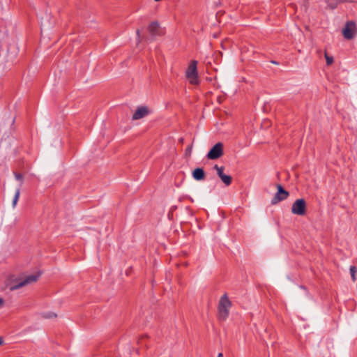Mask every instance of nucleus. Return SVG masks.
<instances>
[{
	"mask_svg": "<svg viewBox=\"0 0 357 357\" xmlns=\"http://www.w3.org/2000/svg\"><path fill=\"white\" fill-rule=\"evenodd\" d=\"M231 306V301L229 300L227 294H224L220 298L218 305V317L220 320L225 321L227 319Z\"/></svg>",
	"mask_w": 357,
	"mask_h": 357,
	"instance_id": "f257e3e1",
	"label": "nucleus"
},
{
	"mask_svg": "<svg viewBox=\"0 0 357 357\" xmlns=\"http://www.w3.org/2000/svg\"><path fill=\"white\" fill-rule=\"evenodd\" d=\"M197 61H191L185 71V77L192 85L199 84V79L197 73Z\"/></svg>",
	"mask_w": 357,
	"mask_h": 357,
	"instance_id": "f03ea898",
	"label": "nucleus"
},
{
	"mask_svg": "<svg viewBox=\"0 0 357 357\" xmlns=\"http://www.w3.org/2000/svg\"><path fill=\"white\" fill-rule=\"evenodd\" d=\"M291 213L298 215H304L306 213V202L304 199H298L292 204Z\"/></svg>",
	"mask_w": 357,
	"mask_h": 357,
	"instance_id": "7ed1b4c3",
	"label": "nucleus"
},
{
	"mask_svg": "<svg viewBox=\"0 0 357 357\" xmlns=\"http://www.w3.org/2000/svg\"><path fill=\"white\" fill-rule=\"evenodd\" d=\"M40 275L31 274L25 276L24 278L20 279L13 287L12 289H18L26 285L31 284L37 281Z\"/></svg>",
	"mask_w": 357,
	"mask_h": 357,
	"instance_id": "20e7f679",
	"label": "nucleus"
},
{
	"mask_svg": "<svg viewBox=\"0 0 357 357\" xmlns=\"http://www.w3.org/2000/svg\"><path fill=\"white\" fill-rule=\"evenodd\" d=\"M223 155V145L221 142L215 144L208 152L206 157L209 160H215Z\"/></svg>",
	"mask_w": 357,
	"mask_h": 357,
	"instance_id": "39448f33",
	"label": "nucleus"
},
{
	"mask_svg": "<svg viewBox=\"0 0 357 357\" xmlns=\"http://www.w3.org/2000/svg\"><path fill=\"white\" fill-rule=\"evenodd\" d=\"M356 31V23L354 21H349L342 29L343 36L347 40H351L355 36Z\"/></svg>",
	"mask_w": 357,
	"mask_h": 357,
	"instance_id": "423d86ee",
	"label": "nucleus"
},
{
	"mask_svg": "<svg viewBox=\"0 0 357 357\" xmlns=\"http://www.w3.org/2000/svg\"><path fill=\"white\" fill-rule=\"evenodd\" d=\"M278 192L271 200L272 204H276L277 203L286 199L289 196V192L285 190L280 185H278Z\"/></svg>",
	"mask_w": 357,
	"mask_h": 357,
	"instance_id": "0eeeda50",
	"label": "nucleus"
},
{
	"mask_svg": "<svg viewBox=\"0 0 357 357\" xmlns=\"http://www.w3.org/2000/svg\"><path fill=\"white\" fill-rule=\"evenodd\" d=\"M148 31L152 36H162L164 34V31L160 26L158 22H151L148 26Z\"/></svg>",
	"mask_w": 357,
	"mask_h": 357,
	"instance_id": "6e6552de",
	"label": "nucleus"
},
{
	"mask_svg": "<svg viewBox=\"0 0 357 357\" xmlns=\"http://www.w3.org/2000/svg\"><path fill=\"white\" fill-rule=\"evenodd\" d=\"M149 109L146 106H141L137 108L136 111L133 114L132 120L141 119L149 114Z\"/></svg>",
	"mask_w": 357,
	"mask_h": 357,
	"instance_id": "1a4fd4ad",
	"label": "nucleus"
},
{
	"mask_svg": "<svg viewBox=\"0 0 357 357\" xmlns=\"http://www.w3.org/2000/svg\"><path fill=\"white\" fill-rule=\"evenodd\" d=\"M192 177L197 181H202L205 177V173L202 168H196L192 172Z\"/></svg>",
	"mask_w": 357,
	"mask_h": 357,
	"instance_id": "9d476101",
	"label": "nucleus"
},
{
	"mask_svg": "<svg viewBox=\"0 0 357 357\" xmlns=\"http://www.w3.org/2000/svg\"><path fill=\"white\" fill-rule=\"evenodd\" d=\"M221 181L226 185H229L231 183L232 178L230 176L224 174L221 177H220Z\"/></svg>",
	"mask_w": 357,
	"mask_h": 357,
	"instance_id": "9b49d317",
	"label": "nucleus"
},
{
	"mask_svg": "<svg viewBox=\"0 0 357 357\" xmlns=\"http://www.w3.org/2000/svg\"><path fill=\"white\" fill-rule=\"evenodd\" d=\"M213 168H214V169H215L217 171V174L218 175L219 177H221L222 176H223L225 174L223 167H219L218 165H215L213 167Z\"/></svg>",
	"mask_w": 357,
	"mask_h": 357,
	"instance_id": "f8f14e48",
	"label": "nucleus"
},
{
	"mask_svg": "<svg viewBox=\"0 0 357 357\" xmlns=\"http://www.w3.org/2000/svg\"><path fill=\"white\" fill-rule=\"evenodd\" d=\"M20 189H17L16 191H15V196H14V198H13V206L15 207V205L17 204V202L19 199V197H20Z\"/></svg>",
	"mask_w": 357,
	"mask_h": 357,
	"instance_id": "ddd939ff",
	"label": "nucleus"
},
{
	"mask_svg": "<svg viewBox=\"0 0 357 357\" xmlns=\"http://www.w3.org/2000/svg\"><path fill=\"white\" fill-rule=\"evenodd\" d=\"M350 274L352 280L354 282L356 280V268L355 266H351L349 268Z\"/></svg>",
	"mask_w": 357,
	"mask_h": 357,
	"instance_id": "4468645a",
	"label": "nucleus"
},
{
	"mask_svg": "<svg viewBox=\"0 0 357 357\" xmlns=\"http://www.w3.org/2000/svg\"><path fill=\"white\" fill-rule=\"evenodd\" d=\"M324 56H325V59H326L327 65L328 66L331 65L333 62V58L332 56H328L326 52H325Z\"/></svg>",
	"mask_w": 357,
	"mask_h": 357,
	"instance_id": "2eb2a0df",
	"label": "nucleus"
},
{
	"mask_svg": "<svg viewBox=\"0 0 357 357\" xmlns=\"http://www.w3.org/2000/svg\"><path fill=\"white\" fill-rule=\"evenodd\" d=\"M43 317L46 318V319H52L53 317H56V314L54 312H45L43 314Z\"/></svg>",
	"mask_w": 357,
	"mask_h": 357,
	"instance_id": "dca6fc26",
	"label": "nucleus"
},
{
	"mask_svg": "<svg viewBox=\"0 0 357 357\" xmlns=\"http://www.w3.org/2000/svg\"><path fill=\"white\" fill-rule=\"evenodd\" d=\"M15 178L18 181H21L22 179V176L20 174H15Z\"/></svg>",
	"mask_w": 357,
	"mask_h": 357,
	"instance_id": "f3484780",
	"label": "nucleus"
},
{
	"mask_svg": "<svg viewBox=\"0 0 357 357\" xmlns=\"http://www.w3.org/2000/svg\"><path fill=\"white\" fill-rule=\"evenodd\" d=\"M191 151H192V146H188V147L187 148L186 151H187L188 153H190Z\"/></svg>",
	"mask_w": 357,
	"mask_h": 357,
	"instance_id": "a211bd4d",
	"label": "nucleus"
},
{
	"mask_svg": "<svg viewBox=\"0 0 357 357\" xmlns=\"http://www.w3.org/2000/svg\"><path fill=\"white\" fill-rule=\"evenodd\" d=\"M4 301L3 298H0V307H1L3 305Z\"/></svg>",
	"mask_w": 357,
	"mask_h": 357,
	"instance_id": "6ab92c4d",
	"label": "nucleus"
},
{
	"mask_svg": "<svg viewBox=\"0 0 357 357\" xmlns=\"http://www.w3.org/2000/svg\"><path fill=\"white\" fill-rule=\"evenodd\" d=\"M217 357H223V354L222 353H219Z\"/></svg>",
	"mask_w": 357,
	"mask_h": 357,
	"instance_id": "aec40b11",
	"label": "nucleus"
},
{
	"mask_svg": "<svg viewBox=\"0 0 357 357\" xmlns=\"http://www.w3.org/2000/svg\"><path fill=\"white\" fill-rule=\"evenodd\" d=\"M3 344V340L2 338L0 337V345H1Z\"/></svg>",
	"mask_w": 357,
	"mask_h": 357,
	"instance_id": "412c9836",
	"label": "nucleus"
}]
</instances>
